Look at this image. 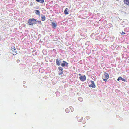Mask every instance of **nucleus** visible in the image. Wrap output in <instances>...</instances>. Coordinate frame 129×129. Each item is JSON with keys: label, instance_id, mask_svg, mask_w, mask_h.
I'll list each match as a JSON object with an SVG mask.
<instances>
[{"label": "nucleus", "instance_id": "obj_24", "mask_svg": "<svg viewBox=\"0 0 129 129\" xmlns=\"http://www.w3.org/2000/svg\"><path fill=\"white\" fill-rule=\"evenodd\" d=\"M79 75L80 76H81V74H79Z\"/></svg>", "mask_w": 129, "mask_h": 129}, {"label": "nucleus", "instance_id": "obj_2", "mask_svg": "<svg viewBox=\"0 0 129 129\" xmlns=\"http://www.w3.org/2000/svg\"><path fill=\"white\" fill-rule=\"evenodd\" d=\"M109 77L108 74L106 73H105L103 76L102 78L104 81L106 82L109 78Z\"/></svg>", "mask_w": 129, "mask_h": 129}, {"label": "nucleus", "instance_id": "obj_19", "mask_svg": "<svg viewBox=\"0 0 129 129\" xmlns=\"http://www.w3.org/2000/svg\"><path fill=\"white\" fill-rule=\"evenodd\" d=\"M121 80L123 81H125V79L124 78H122V77L121 78Z\"/></svg>", "mask_w": 129, "mask_h": 129}, {"label": "nucleus", "instance_id": "obj_14", "mask_svg": "<svg viewBox=\"0 0 129 129\" xmlns=\"http://www.w3.org/2000/svg\"><path fill=\"white\" fill-rule=\"evenodd\" d=\"M35 13L37 15H40V12L38 10H36L35 11Z\"/></svg>", "mask_w": 129, "mask_h": 129}, {"label": "nucleus", "instance_id": "obj_8", "mask_svg": "<svg viewBox=\"0 0 129 129\" xmlns=\"http://www.w3.org/2000/svg\"><path fill=\"white\" fill-rule=\"evenodd\" d=\"M77 119H78V121H79V122H81L82 121V119H83V118L82 117V116H78L77 117Z\"/></svg>", "mask_w": 129, "mask_h": 129}, {"label": "nucleus", "instance_id": "obj_16", "mask_svg": "<svg viewBox=\"0 0 129 129\" xmlns=\"http://www.w3.org/2000/svg\"><path fill=\"white\" fill-rule=\"evenodd\" d=\"M65 64L64 63H61V66L62 67H64L65 66Z\"/></svg>", "mask_w": 129, "mask_h": 129}, {"label": "nucleus", "instance_id": "obj_20", "mask_svg": "<svg viewBox=\"0 0 129 129\" xmlns=\"http://www.w3.org/2000/svg\"><path fill=\"white\" fill-rule=\"evenodd\" d=\"M37 21L39 23H41V21Z\"/></svg>", "mask_w": 129, "mask_h": 129}, {"label": "nucleus", "instance_id": "obj_15", "mask_svg": "<svg viewBox=\"0 0 129 129\" xmlns=\"http://www.w3.org/2000/svg\"><path fill=\"white\" fill-rule=\"evenodd\" d=\"M121 77H119L118 78L117 80L118 81H119L120 80H121Z\"/></svg>", "mask_w": 129, "mask_h": 129}, {"label": "nucleus", "instance_id": "obj_22", "mask_svg": "<svg viewBox=\"0 0 129 129\" xmlns=\"http://www.w3.org/2000/svg\"><path fill=\"white\" fill-rule=\"evenodd\" d=\"M68 109H66V111H68Z\"/></svg>", "mask_w": 129, "mask_h": 129}, {"label": "nucleus", "instance_id": "obj_18", "mask_svg": "<svg viewBox=\"0 0 129 129\" xmlns=\"http://www.w3.org/2000/svg\"><path fill=\"white\" fill-rule=\"evenodd\" d=\"M78 99L80 101H82L83 100L81 98V97H79L78 98Z\"/></svg>", "mask_w": 129, "mask_h": 129}, {"label": "nucleus", "instance_id": "obj_17", "mask_svg": "<svg viewBox=\"0 0 129 129\" xmlns=\"http://www.w3.org/2000/svg\"><path fill=\"white\" fill-rule=\"evenodd\" d=\"M63 63H64L65 64L67 65V64H68V63L67 62H66V61H63Z\"/></svg>", "mask_w": 129, "mask_h": 129}, {"label": "nucleus", "instance_id": "obj_5", "mask_svg": "<svg viewBox=\"0 0 129 129\" xmlns=\"http://www.w3.org/2000/svg\"><path fill=\"white\" fill-rule=\"evenodd\" d=\"M91 84L89 85V87H91L92 88H95V85L94 83V81H91Z\"/></svg>", "mask_w": 129, "mask_h": 129}, {"label": "nucleus", "instance_id": "obj_23", "mask_svg": "<svg viewBox=\"0 0 129 129\" xmlns=\"http://www.w3.org/2000/svg\"><path fill=\"white\" fill-rule=\"evenodd\" d=\"M19 61V60H17V62H18Z\"/></svg>", "mask_w": 129, "mask_h": 129}, {"label": "nucleus", "instance_id": "obj_12", "mask_svg": "<svg viewBox=\"0 0 129 129\" xmlns=\"http://www.w3.org/2000/svg\"><path fill=\"white\" fill-rule=\"evenodd\" d=\"M46 19V17L44 15H43L41 16V20L42 21H45Z\"/></svg>", "mask_w": 129, "mask_h": 129}, {"label": "nucleus", "instance_id": "obj_3", "mask_svg": "<svg viewBox=\"0 0 129 129\" xmlns=\"http://www.w3.org/2000/svg\"><path fill=\"white\" fill-rule=\"evenodd\" d=\"M79 79L82 82H83L85 81L86 79V77L85 75H84L83 76H81L79 78Z\"/></svg>", "mask_w": 129, "mask_h": 129}, {"label": "nucleus", "instance_id": "obj_21", "mask_svg": "<svg viewBox=\"0 0 129 129\" xmlns=\"http://www.w3.org/2000/svg\"><path fill=\"white\" fill-rule=\"evenodd\" d=\"M125 34V33L123 31H122V33H121V35H123V34Z\"/></svg>", "mask_w": 129, "mask_h": 129}, {"label": "nucleus", "instance_id": "obj_13", "mask_svg": "<svg viewBox=\"0 0 129 129\" xmlns=\"http://www.w3.org/2000/svg\"><path fill=\"white\" fill-rule=\"evenodd\" d=\"M38 2H39L41 3H43L44 2V0H36Z\"/></svg>", "mask_w": 129, "mask_h": 129}, {"label": "nucleus", "instance_id": "obj_7", "mask_svg": "<svg viewBox=\"0 0 129 129\" xmlns=\"http://www.w3.org/2000/svg\"><path fill=\"white\" fill-rule=\"evenodd\" d=\"M51 24L52 27L54 28H55L57 25V24L55 22H52Z\"/></svg>", "mask_w": 129, "mask_h": 129}, {"label": "nucleus", "instance_id": "obj_10", "mask_svg": "<svg viewBox=\"0 0 129 129\" xmlns=\"http://www.w3.org/2000/svg\"><path fill=\"white\" fill-rule=\"evenodd\" d=\"M125 4L128 5H129V0H124Z\"/></svg>", "mask_w": 129, "mask_h": 129}, {"label": "nucleus", "instance_id": "obj_11", "mask_svg": "<svg viewBox=\"0 0 129 129\" xmlns=\"http://www.w3.org/2000/svg\"><path fill=\"white\" fill-rule=\"evenodd\" d=\"M68 9L67 8H66L65 9L64 11V13L65 14L67 15V14H69V13L68 11Z\"/></svg>", "mask_w": 129, "mask_h": 129}, {"label": "nucleus", "instance_id": "obj_4", "mask_svg": "<svg viewBox=\"0 0 129 129\" xmlns=\"http://www.w3.org/2000/svg\"><path fill=\"white\" fill-rule=\"evenodd\" d=\"M10 52L13 55H15L16 54V49L14 48H13L12 49H11L10 51Z\"/></svg>", "mask_w": 129, "mask_h": 129}, {"label": "nucleus", "instance_id": "obj_6", "mask_svg": "<svg viewBox=\"0 0 129 129\" xmlns=\"http://www.w3.org/2000/svg\"><path fill=\"white\" fill-rule=\"evenodd\" d=\"M58 69L60 71V73H59L58 74L59 75H61L62 74H63V68L61 67H59L58 68Z\"/></svg>", "mask_w": 129, "mask_h": 129}, {"label": "nucleus", "instance_id": "obj_1", "mask_svg": "<svg viewBox=\"0 0 129 129\" xmlns=\"http://www.w3.org/2000/svg\"><path fill=\"white\" fill-rule=\"evenodd\" d=\"M36 21V20L34 18L29 19L28 20V24L30 25H33L34 24H36L37 23L35 22Z\"/></svg>", "mask_w": 129, "mask_h": 129}, {"label": "nucleus", "instance_id": "obj_9", "mask_svg": "<svg viewBox=\"0 0 129 129\" xmlns=\"http://www.w3.org/2000/svg\"><path fill=\"white\" fill-rule=\"evenodd\" d=\"M56 62L57 65L59 66L60 65L61 62L58 59H56Z\"/></svg>", "mask_w": 129, "mask_h": 129}]
</instances>
